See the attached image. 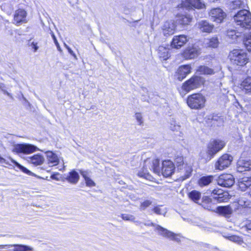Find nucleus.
I'll return each instance as SVG.
<instances>
[{"label":"nucleus","instance_id":"45","mask_svg":"<svg viewBox=\"0 0 251 251\" xmlns=\"http://www.w3.org/2000/svg\"><path fill=\"white\" fill-rule=\"evenodd\" d=\"M134 117L135 119L137 120L138 122V125L139 126H142L143 125V119L142 114L140 112H136L135 114Z\"/></svg>","mask_w":251,"mask_h":251},{"label":"nucleus","instance_id":"8","mask_svg":"<svg viewBox=\"0 0 251 251\" xmlns=\"http://www.w3.org/2000/svg\"><path fill=\"white\" fill-rule=\"evenodd\" d=\"M233 161V157L229 154L225 153L222 155L217 160L215 164L216 170H223L228 168Z\"/></svg>","mask_w":251,"mask_h":251},{"label":"nucleus","instance_id":"57","mask_svg":"<svg viewBox=\"0 0 251 251\" xmlns=\"http://www.w3.org/2000/svg\"><path fill=\"white\" fill-rule=\"evenodd\" d=\"M144 225L145 226H155L156 227V226L157 225H155L154 223H152V222H151V223H145L144 224Z\"/></svg>","mask_w":251,"mask_h":251},{"label":"nucleus","instance_id":"11","mask_svg":"<svg viewBox=\"0 0 251 251\" xmlns=\"http://www.w3.org/2000/svg\"><path fill=\"white\" fill-rule=\"evenodd\" d=\"M155 230L157 231L158 235L163 237L170 239L171 240L176 241L177 243L180 242V239L177 237V234L163 227L160 225H157L155 227Z\"/></svg>","mask_w":251,"mask_h":251},{"label":"nucleus","instance_id":"23","mask_svg":"<svg viewBox=\"0 0 251 251\" xmlns=\"http://www.w3.org/2000/svg\"><path fill=\"white\" fill-rule=\"evenodd\" d=\"M176 25L172 21L165 22L162 26L163 33L165 36H168L174 33L176 29Z\"/></svg>","mask_w":251,"mask_h":251},{"label":"nucleus","instance_id":"32","mask_svg":"<svg viewBox=\"0 0 251 251\" xmlns=\"http://www.w3.org/2000/svg\"><path fill=\"white\" fill-rule=\"evenodd\" d=\"M49 163L53 166L57 165L59 163V159L57 155L52 151L46 152Z\"/></svg>","mask_w":251,"mask_h":251},{"label":"nucleus","instance_id":"31","mask_svg":"<svg viewBox=\"0 0 251 251\" xmlns=\"http://www.w3.org/2000/svg\"><path fill=\"white\" fill-rule=\"evenodd\" d=\"M213 176H205L200 177L198 181L199 185L201 187L208 185L213 180Z\"/></svg>","mask_w":251,"mask_h":251},{"label":"nucleus","instance_id":"30","mask_svg":"<svg viewBox=\"0 0 251 251\" xmlns=\"http://www.w3.org/2000/svg\"><path fill=\"white\" fill-rule=\"evenodd\" d=\"M65 179L71 183L76 184L78 181L79 176L75 170H73L69 173Z\"/></svg>","mask_w":251,"mask_h":251},{"label":"nucleus","instance_id":"46","mask_svg":"<svg viewBox=\"0 0 251 251\" xmlns=\"http://www.w3.org/2000/svg\"><path fill=\"white\" fill-rule=\"evenodd\" d=\"M208 120H211V122L213 124H215V122H218L219 121V123L222 122V119L220 117L217 116V115H211L209 116V117L208 118Z\"/></svg>","mask_w":251,"mask_h":251},{"label":"nucleus","instance_id":"40","mask_svg":"<svg viewBox=\"0 0 251 251\" xmlns=\"http://www.w3.org/2000/svg\"><path fill=\"white\" fill-rule=\"evenodd\" d=\"M226 238L232 242H233L240 245H241L243 242L242 239L240 237L237 235H233L231 236H228L226 237Z\"/></svg>","mask_w":251,"mask_h":251},{"label":"nucleus","instance_id":"10","mask_svg":"<svg viewBox=\"0 0 251 251\" xmlns=\"http://www.w3.org/2000/svg\"><path fill=\"white\" fill-rule=\"evenodd\" d=\"M217 182L222 187L230 188L235 183V178L231 174H224L218 177Z\"/></svg>","mask_w":251,"mask_h":251},{"label":"nucleus","instance_id":"64","mask_svg":"<svg viewBox=\"0 0 251 251\" xmlns=\"http://www.w3.org/2000/svg\"><path fill=\"white\" fill-rule=\"evenodd\" d=\"M144 100L146 101L145 98H144Z\"/></svg>","mask_w":251,"mask_h":251},{"label":"nucleus","instance_id":"38","mask_svg":"<svg viewBox=\"0 0 251 251\" xmlns=\"http://www.w3.org/2000/svg\"><path fill=\"white\" fill-rule=\"evenodd\" d=\"M208 47L215 48L219 45V40L217 37H213L210 39H207L205 42Z\"/></svg>","mask_w":251,"mask_h":251},{"label":"nucleus","instance_id":"39","mask_svg":"<svg viewBox=\"0 0 251 251\" xmlns=\"http://www.w3.org/2000/svg\"><path fill=\"white\" fill-rule=\"evenodd\" d=\"M160 206H162V205H157L156 206H154L153 208H152L151 210L153 211V213H154L156 214L157 215H163L164 216H165V214L167 213L166 210H163L160 208Z\"/></svg>","mask_w":251,"mask_h":251},{"label":"nucleus","instance_id":"50","mask_svg":"<svg viewBox=\"0 0 251 251\" xmlns=\"http://www.w3.org/2000/svg\"><path fill=\"white\" fill-rule=\"evenodd\" d=\"M30 46L34 49V52H36L38 50L39 47L37 46V43L32 42L30 44Z\"/></svg>","mask_w":251,"mask_h":251},{"label":"nucleus","instance_id":"34","mask_svg":"<svg viewBox=\"0 0 251 251\" xmlns=\"http://www.w3.org/2000/svg\"><path fill=\"white\" fill-rule=\"evenodd\" d=\"M80 173L83 176V177L84 178L85 183L87 186L93 187L96 185V183H95V182L87 176V171L80 170Z\"/></svg>","mask_w":251,"mask_h":251},{"label":"nucleus","instance_id":"14","mask_svg":"<svg viewBox=\"0 0 251 251\" xmlns=\"http://www.w3.org/2000/svg\"><path fill=\"white\" fill-rule=\"evenodd\" d=\"M189 40V38L185 35L175 36L171 43L172 48L178 49L183 46Z\"/></svg>","mask_w":251,"mask_h":251},{"label":"nucleus","instance_id":"52","mask_svg":"<svg viewBox=\"0 0 251 251\" xmlns=\"http://www.w3.org/2000/svg\"><path fill=\"white\" fill-rule=\"evenodd\" d=\"M59 173H56V174H53L51 175L50 178L52 179L56 180H59V179L57 177V176L59 175Z\"/></svg>","mask_w":251,"mask_h":251},{"label":"nucleus","instance_id":"35","mask_svg":"<svg viewBox=\"0 0 251 251\" xmlns=\"http://www.w3.org/2000/svg\"><path fill=\"white\" fill-rule=\"evenodd\" d=\"M197 71L201 75H211L214 74L213 69L204 65L199 66Z\"/></svg>","mask_w":251,"mask_h":251},{"label":"nucleus","instance_id":"16","mask_svg":"<svg viewBox=\"0 0 251 251\" xmlns=\"http://www.w3.org/2000/svg\"><path fill=\"white\" fill-rule=\"evenodd\" d=\"M191 67L189 65H181L177 69L175 77L177 80L181 81L191 72Z\"/></svg>","mask_w":251,"mask_h":251},{"label":"nucleus","instance_id":"56","mask_svg":"<svg viewBox=\"0 0 251 251\" xmlns=\"http://www.w3.org/2000/svg\"><path fill=\"white\" fill-rule=\"evenodd\" d=\"M2 92H3V93L4 94L6 95L7 96H8V97H9L10 98H12V95L10 93H9V92H8L6 91V89L5 90H3Z\"/></svg>","mask_w":251,"mask_h":251},{"label":"nucleus","instance_id":"60","mask_svg":"<svg viewBox=\"0 0 251 251\" xmlns=\"http://www.w3.org/2000/svg\"><path fill=\"white\" fill-rule=\"evenodd\" d=\"M132 222L135 223L137 225H140L141 223V222L139 221H135V220H134V221H132Z\"/></svg>","mask_w":251,"mask_h":251},{"label":"nucleus","instance_id":"12","mask_svg":"<svg viewBox=\"0 0 251 251\" xmlns=\"http://www.w3.org/2000/svg\"><path fill=\"white\" fill-rule=\"evenodd\" d=\"M201 53V49L195 45L187 48L182 55L186 59H191L197 57Z\"/></svg>","mask_w":251,"mask_h":251},{"label":"nucleus","instance_id":"54","mask_svg":"<svg viewBox=\"0 0 251 251\" xmlns=\"http://www.w3.org/2000/svg\"><path fill=\"white\" fill-rule=\"evenodd\" d=\"M11 245H0V250H3V249H7L8 248L10 247Z\"/></svg>","mask_w":251,"mask_h":251},{"label":"nucleus","instance_id":"18","mask_svg":"<svg viewBox=\"0 0 251 251\" xmlns=\"http://www.w3.org/2000/svg\"><path fill=\"white\" fill-rule=\"evenodd\" d=\"M237 170L240 173L251 171V160L240 158L237 162Z\"/></svg>","mask_w":251,"mask_h":251},{"label":"nucleus","instance_id":"20","mask_svg":"<svg viewBox=\"0 0 251 251\" xmlns=\"http://www.w3.org/2000/svg\"><path fill=\"white\" fill-rule=\"evenodd\" d=\"M210 15L214 21L218 23L222 22L226 16V13L220 8L212 9L210 12Z\"/></svg>","mask_w":251,"mask_h":251},{"label":"nucleus","instance_id":"15","mask_svg":"<svg viewBox=\"0 0 251 251\" xmlns=\"http://www.w3.org/2000/svg\"><path fill=\"white\" fill-rule=\"evenodd\" d=\"M175 166L174 163L170 160H165L162 162L161 169L163 176L166 177L171 176L175 172Z\"/></svg>","mask_w":251,"mask_h":251},{"label":"nucleus","instance_id":"6","mask_svg":"<svg viewBox=\"0 0 251 251\" xmlns=\"http://www.w3.org/2000/svg\"><path fill=\"white\" fill-rule=\"evenodd\" d=\"M225 146V143L223 141L218 139L210 141L207 145L206 153L208 156L207 159L208 160H210Z\"/></svg>","mask_w":251,"mask_h":251},{"label":"nucleus","instance_id":"33","mask_svg":"<svg viewBox=\"0 0 251 251\" xmlns=\"http://www.w3.org/2000/svg\"><path fill=\"white\" fill-rule=\"evenodd\" d=\"M10 247H13L14 248L12 251H32L33 248L29 246L23 244H13Z\"/></svg>","mask_w":251,"mask_h":251},{"label":"nucleus","instance_id":"24","mask_svg":"<svg viewBox=\"0 0 251 251\" xmlns=\"http://www.w3.org/2000/svg\"><path fill=\"white\" fill-rule=\"evenodd\" d=\"M238 188L242 191H245L251 186V176H244L240 178L238 182Z\"/></svg>","mask_w":251,"mask_h":251},{"label":"nucleus","instance_id":"59","mask_svg":"<svg viewBox=\"0 0 251 251\" xmlns=\"http://www.w3.org/2000/svg\"><path fill=\"white\" fill-rule=\"evenodd\" d=\"M234 105L237 108L238 107V106L240 107L241 108L242 107L241 105L240 104V103L238 101H236L235 102Z\"/></svg>","mask_w":251,"mask_h":251},{"label":"nucleus","instance_id":"5","mask_svg":"<svg viewBox=\"0 0 251 251\" xmlns=\"http://www.w3.org/2000/svg\"><path fill=\"white\" fill-rule=\"evenodd\" d=\"M206 99L200 93H195L189 95L187 99V103L189 107L193 109H201L204 107Z\"/></svg>","mask_w":251,"mask_h":251},{"label":"nucleus","instance_id":"9","mask_svg":"<svg viewBox=\"0 0 251 251\" xmlns=\"http://www.w3.org/2000/svg\"><path fill=\"white\" fill-rule=\"evenodd\" d=\"M36 151H40L36 146L26 143L15 145L13 149V151L24 154H30Z\"/></svg>","mask_w":251,"mask_h":251},{"label":"nucleus","instance_id":"3","mask_svg":"<svg viewBox=\"0 0 251 251\" xmlns=\"http://www.w3.org/2000/svg\"><path fill=\"white\" fill-rule=\"evenodd\" d=\"M226 36L231 39L232 43L243 40V43L247 50L251 52V33L242 36L241 32L236 31L234 29H228L226 31Z\"/></svg>","mask_w":251,"mask_h":251},{"label":"nucleus","instance_id":"36","mask_svg":"<svg viewBox=\"0 0 251 251\" xmlns=\"http://www.w3.org/2000/svg\"><path fill=\"white\" fill-rule=\"evenodd\" d=\"M11 162L21 171H22L23 172H24L25 174H26L27 175L31 176H36V175L34 174L33 173L31 172L30 171H29L28 169H27L24 166H22V165L20 164L19 163H18L15 160H13V159H11Z\"/></svg>","mask_w":251,"mask_h":251},{"label":"nucleus","instance_id":"55","mask_svg":"<svg viewBox=\"0 0 251 251\" xmlns=\"http://www.w3.org/2000/svg\"><path fill=\"white\" fill-rule=\"evenodd\" d=\"M6 89L5 85L2 83H0V89L2 91L3 90Z\"/></svg>","mask_w":251,"mask_h":251},{"label":"nucleus","instance_id":"53","mask_svg":"<svg viewBox=\"0 0 251 251\" xmlns=\"http://www.w3.org/2000/svg\"><path fill=\"white\" fill-rule=\"evenodd\" d=\"M245 226L248 231H251V221L248 222Z\"/></svg>","mask_w":251,"mask_h":251},{"label":"nucleus","instance_id":"29","mask_svg":"<svg viewBox=\"0 0 251 251\" xmlns=\"http://www.w3.org/2000/svg\"><path fill=\"white\" fill-rule=\"evenodd\" d=\"M158 54L163 60H167L170 57L169 49L163 46H160L158 49Z\"/></svg>","mask_w":251,"mask_h":251},{"label":"nucleus","instance_id":"49","mask_svg":"<svg viewBox=\"0 0 251 251\" xmlns=\"http://www.w3.org/2000/svg\"><path fill=\"white\" fill-rule=\"evenodd\" d=\"M65 46L66 48L67 49L69 53L71 55H72L75 60H76L77 59L76 55L74 52V51L72 50V49L68 45H67L66 44H65Z\"/></svg>","mask_w":251,"mask_h":251},{"label":"nucleus","instance_id":"7","mask_svg":"<svg viewBox=\"0 0 251 251\" xmlns=\"http://www.w3.org/2000/svg\"><path fill=\"white\" fill-rule=\"evenodd\" d=\"M204 80L203 78L198 75H194L190 79L184 82L182 85V89L189 92L190 91L200 87L203 84Z\"/></svg>","mask_w":251,"mask_h":251},{"label":"nucleus","instance_id":"48","mask_svg":"<svg viewBox=\"0 0 251 251\" xmlns=\"http://www.w3.org/2000/svg\"><path fill=\"white\" fill-rule=\"evenodd\" d=\"M51 37L53 40L54 43L55 44L58 50L59 51H61V48H60L59 44L57 40V39H56L54 34L53 33V32L52 31H51Z\"/></svg>","mask_w":251,"mask_h":251},{"label":"nucleus","instance_id":"37","mask_svg":"<svg viewBox=\"0 0 251 251\" xmlns=\"http://www.w3.org/2000/svg\"><path fill=\"white\" fill-rule=\"evenodd\" d=\"M189 198L195 202L199 203V201L201 197V193L196 190H192L188 193Z\"/></svg>","mask_w":251,"mask_h":251},{"label":"nucleus","instance_id":"61","mask_svg":"<svg viewBox=\"0 0 251 251\" xmlns=\"http://www.w3.org/2000/svg\"><path fill=\"white\" fill-rule=\"evenodd\" d=\"M249 72V70H248V71H247V73H248V74H250Z\"/></svg>","mask_w":251,"mask_h":251},{"label":"nucleus","instance_id":"17","mask_svg":"<svg viewBox=\"0 0 251 251\" xmlns=\"http://www.w3.org/2000/svg\"><path fill=\"white\" fill-rule=\"evenodd\" d=\"M181 7L185 8L187 10H194V8L202 9L205 7V5L201 0H185L181 4Z\"/></svg>","mask_w":251,"mask_h":251},{"label":"nucleus","instance_id":"21","mask_svg":"<svg viewBox=\"0 0 251 251\" xmlns=\"http://www.w3.org/2000/svg\"><path fill=\"white\" fill-rule=\"evenodd\" d=\"M26 16L27 13L24 9H19L17 10L14 16V23L18 25L22 23H27Z\"/></svg>","mask_w":251,"mask_h":251},{"label":"nucleus","instance_id":"13","mask_svg":"<svg viewBox=\"0 0 251 251\" xmlns=\"http://www.w3.org/2000/svg\"><path fill=\"white\" fill-rule=\"evenodd\" d=\"M213 199L218 202L227 201L230 199V195L226 191L221 189H214L211 192Z\"/></svg>","mask_w":251,"mask_h":251},{"label":"nucleus","instance_id":"25","mask_svg":"<svg viewBox=\"0 0 251 251\" xmlns=\"http://www.w3.org/2000/svg\"><path fill=\"white\" fill-rule=\"evenodd\" d=\"M198 27L202 32L210 33L214 28V25L205 20L201 21L198 24Z\"/></svg>","mask_w":251,"mask_h":251},{"label":"nucleus","instance_id":"1","mask_svg":"<svg viewBox=\"0 0 251 251\" xmlns=\"http://www.w3.org/2000/svg\"><path fill=\"white\" fill-rule=\"evenodd\" d=\"M231 63L233 65L244 66L249 62L248 54L243 50L234 49L228 55Z\"/></svg>","mask_w":251,"mask_h":251},{"label":"nucleus","instance_id":"63","mask_svg":"<svg viewBox=\"0 0 251 251\" xmlns=\"http://www.w3.org/2000/svg\"><path fill=\"white\" fill-rule=\"evenodd\" d=\"M250 195H251V191L250 192Z\"/></svg>","mask_w":251,"mask_h":251},{"label":"nucleus","instance_id":"2","mask_svg":"<svg viewBox=\"0 0 251 251\" xmlns=\"http://www.w3.org/2000/svg\"><path fill=\"white\" fill-rule=\"evenodd\" d=\"M233 19L238 25L244 29L251 28V14L247 10L242 9L238 11L234 16Z\"/></svg>","mask_w":251,"mask_h":251},{"label":"nucleus","instance_id":"27","mask_svg":"<svg viewBox=\"0 0 251 251\" xmlns=\"http://www.w3.org/2000/svg\"><path fill=\"white\" fill-rule=\"evenodd\" d=\"M241 88H242L245 93L251 95V76H248L242 81L241 84Z\"/></svg>","mask_w":251,"mask_h":251},{"label":"nucleus","instance_id":"51","mask_svg":"<svg viewBox=\"0 0 251 251\" xmlns=\"http://www.w3.org/2000/svg\"><path fill=\"white\" fill-rule=\"evenodd\" d=\"M247 202L246 201H245L242 200H240L238 201V204L240 205H241L242 206H245V207L247 206L248 205V204H247Z\"/></svg>","mask_w":251,"mask_h":251},{"label":"nucleus","instance_id":"4","mask_svg":"<svg viewBox=\"0 0 251 251\" xmlns=\"http://www.w3.org/2000/svg\"><path fill=\"white\" fill-rule=\"evenodd\" d=\"M174 164L177 168V171L180 174L179 179L184 180L189 178L192 172V168L187 164H184L183 157L182 156H177L174 160Z\"/></svg>","mask_w":251,"mask_h":251},{"label":"nucleus","instance_id":"44","mask_svg":"<svg viewBox=\"0 0 251 251\" xmlns=\"http://www.w3.org/2000/svg\"><path fill=\"white\" fill-rule=\"evenodd\" d=\"M121 217L125 221H128L130 222L134 221L135 217L134 216L128 214H122Z\"/></svg>","mask_w":251,"mask_h":251},{"label":"nucleus","instance_id":"58","mask_svg":"<svg viewBox=\"0 0 251 251\" xmlns=\"http://www.w3.org/2000/svg\"><path fill=\"white\" fill-rule=\"evenodd\" d=\"M22 99L25 101V103L28 104V105H30V103L28 101V100H26V99L24 96L23 95H22Z\"/></svg>","mask_w":251,"mask_h":251},{"label":"nucleus","instance_id":"42","mask_svg":"<svg viewBox=\"0 0 251 251\" xmlns=\"http://www.w3.org/2000/svg\"><path fill=\"white\" fill-rule=\"evenodd\" d=\"M244 2L242 0H235L232 1V9H235L237 8H241L244 6Z\"/></svg>","mask_w":251,"mask_h":251},{"label":"nucleus","instance_id":"19","mask_svg":"<svg viewBox=\"0 0 251 251\" xmlns=\"http://www.w3.org/2000/svg\"><path fill=\"white\" fill-rule=\"evenodd\" d=\"M213 211L220 216L224 217L226 218H229L231 217L233 213V209L229 205L226 206H218L215 208Z\"/></svg>","mask_w":251,"mask_h":251},{"label":"nucleus","instance_id":"41","mask_svg":"<svg viewBox=\"0 0 251 251\" xmlns=\"http://www.w3.org/2000/svg\"><path fill=\"white\" fill-rule=\"evenodd\" d=\"M152 168L153 169V172L155 173H159L160 172L159 169V160L158 159H156L152 160Z\"/></svg>","mask_w":251,"mask_h":251},{"label":"nucleus","instance_id":"43","mask_svg":"<svg viewBox=\"0 0 251 251\" xmlns=\"http://www.w3.org/2000/svg\"><path fill=\"white\" fill-rule=\"evenodd\" d=\"M152 201L149 200H147L141 202L140 205V209L141 210H145L147 208L151 205Z\"/></svg>","mask_w":251,"mask_h":251},{"label":"nucleus","instance_id":"22","mask_svg":"<svg viewBox=\"0 0 251 251\" xmlns=\"http://www.w3.org/2000/svg\"><path fill=\"white\" fill-rule=\"evenodd\" d=\"M192 20V17L188 14H177L176 17V23L182 26L190 24Z\"/></svg>","mask_w":251,"mask_h":251},{"label":"nucleus","instance_id":"28","mask_svg":"<svg viewBox=\"0 0 251 251\" xmlns=\"http://www.w3.org/2000/svg\"><path fill=\"white\" fill-rule=\"evenodd\" d=\"M28 161L35 166L42 165L44 162V157L40 154L38 153L31 157H28Z\"/></svg>","mask_w":251,"mask_h":251},{"label":"nucleus","instance_id":"62","mask_svg":"<svg viewBox=\"0 0 251 251\" xmlns=\"http://www.w3.org/2000/svg\"><path fill=\"white\" fill-rule=\"evenodd\" d=\"M124 12H125V13H126V11L125 10H124Z\"/></svg>","mask_w":251,"mask_h":251},{"label":"nucleus","instance_id":"47","mask_svg":"<svg viewBox=\"0 0 251 251\" xmlns=\"http://www.w3.org/2000/svg\"><path fill=\"white\" fill-rule=\"evenodd\" d=\"M138 176L140 177H143L146 179H149V178L150 176V175H149V173L144 172V170H143L142 171L139 172L138 173Z\"/></svg>","mask_w":251,"mask_h":251},{"label":"nucleus","instance_id":"26","mask_svg":"<svg viewBox=\"0 0 251 251\" xmlns=\"http://www.w3.org/2000/svg\"><path fill=\"white\" fill-rule=\"evenodd\" d=\"M199 204L209 211H213L214 209V205L212 202V199L208 196H203L201 202Z\"/></svg>","mask_w":251,"mask_h":251}]
</instances>
